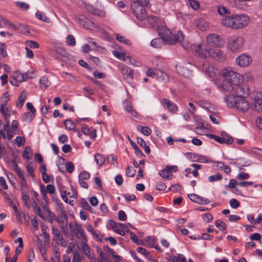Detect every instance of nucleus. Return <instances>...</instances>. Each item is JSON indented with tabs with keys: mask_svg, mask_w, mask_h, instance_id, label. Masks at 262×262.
<instances>
[{
	"mask_svg": "<svg viewBox=\"0 0 262 262\" xmlns=\"http://www.w3.org/2000/svg\"><path fill=\"white\" fill-rule=\"evenodd\" d=\"M15 142L18 147H20L23 145L25 142V139L24 137L17 136L15 139Z\"/></svg>",
	"mask_w": 262,
	"mask_h": 262,
	"instance_id": "69168bd1",
	"label": "nucleus"
},
{
	"mask_svg": "<svg viewBox=\"0 0 262 262\" xmlns=\"http://www.w3.org/2000/svg\"><path fill=\"white\" fill-rule=\"evenodd\" d=\"M206 43L209 47L222 48L225 45V40L220 35L210 33L206 37Z\"/></svg>",
	"mask_w": 262,
	"mask_h": 262,
	"instance_id": "20e7f679",
	"label": "nucleus"
},
{
	"mask_svg": "<svg viewBox=\"0 0 262 262\" xmlns=\"http://www.w3.org/2000/svg\"><path fill=\"white\" fill-rule=\"evenodd\" d=\"M137 129L141 132L144 135L148 136L151 133V129L147 126H143L142 125H138Z\"/></svg>",
	"mask_w": 262,
	"mask_h": 262,
	"instance_id": "e433bc0d",
	"label": "nucleus"
},
{
	"mask_svg": "<svg viewBox=\"0 0 262 262\" xmlns=\"http://www.w3.org/2000/svg\"><path fill=\"white\" fill-rule=\"evenodd\" d=\"M123 55L124 56L121 57V58L120 59V60L126 62L127 63L129 64L136 66V64L134 62V59H132L130 56L127 55L125 53H124Z\"/></svg>",
	"mask_w": 262,
	"mask_h": 262,
	"instance_id": "a18cd8bd",
	"label": "nucleus"
},
{
	"mask_svg": "<svg viewBox=\"0 0 262 262\" xmlns=\"http://www.w3.org/2000/svg\"><path fill=\"white\" fill-rule=\"evenodd\" d=\"M245 42L244 38L233 36L230 38L227 43L228 49L232 52H237L240 50Z\"/></svg>",
	"mask_w": 262,
	"mask_h": 262,
	"instance_id": "423d86ee",
	"label": "nucleus"
},
{
	"mask_svg": "<svg viewBox=\"0 0 262 262\" xmlns=\"http://www.w3.org/2000/svg\"><path fill=\"white\" fill-rule=\"evenodd\" d=\"M188 196L191 201L198 204L206 205L210 202L208 199L202 198L196 194H190Z\"/></svg>",
	"mask_w": 262,
	"mask_h": 262,
	"instance_id": "412c9836",
	"label": "nucleus"
},
{
	"mask_svg": "<svg viewBox=\"0 0 262 262\" xmlns=\"http://www.w3.org/2000/svg\"><path fill=\"white\" fill-rule=\"evenodd\" d=\"M28 78V77L26 74L21 73L19 71H16L13 75L10 77L9 82L12 85L18 86L19 82L25 81Z\"/></svg>",
	"mask_w": 262,
	"mask_h": 262,
	"instance_id": "9d476101",
	"label": "nucleus"
},
{
	"mask_svg": "<svg viewBox=\"0 0 262 262\" xmlns=\"http://www.w3.org/2000/svg\"><path fill=\"white\" fill-rule=\"evenodd\" d=\"M70 230L73 235L82 241H86L87 237L84 234L81 225L76 222H71L69 225Z\"/></svg>",
	"mask_w": 262,
	"mask_h": 262,
	"instance_id": "39448f33",
	"label": "nucleus"
},
{
	"mask_svg": "<svg viewBox=\"0 0 262 262\" xmlns=\"http://www.w3.org/2000/svg\"><path fill=\"white\" fill-rule=\"evenodd\" d=\"M187 157L193 162H198L202 163H206L208 162L206 157L200 155L198 154L188 152L186 154Z\"/></svg>",
	"mask_w": 262,
	"mask_h": 262,
	"instance_id": "6ab92c4d",
	"label": "nucleus"
},
{
	"mask_svg": "<svg viewBox=\"0 0 262 262\" xmlns=\"http://www.w3.org/2000/svg\"><path fill=\"white\" fill-rule=\"evenodd\" d=\"M209 52L210 57L215 60L223 61L226 59V54L221 50L210 49H209Z\"/></svg>",
	"mask_w": 262,
	"mask_h": 262,
	"instance_id": "dca6fc26",
	"label": "nucleus"
},
{
	"mask_svg": "<svg viewBox=\"0 0 262 262\" xmlns=\"http://www.w3.org/2000/svg\"><path fill=\"white\" fill-rule=\"evenodd\" d=\"M217 12L220 15H223L224 14H229L230 11L226 7L222 5L217 7Z\"/></svg>",
	"mask_w": 262,
	"mask_h": 262,
	"instance_id": "79ce46f5",
	"label": "nucleus"
},
{
	"mask_svg": "<svg viewBox=\"0 0 262 262\" xmlns=\"http://www.w3.org/2000/svg\"><path fill=\"white\" fill-rule=\"evenodd\" d=\"M233 91L237 94V96H241L245 98L249 95L250 89L246 84H241L235 88Z\"/></svg>",
	"mask_w": 262,
	"mask_h": 262,
	"instance_id": "f3484780",
	"label": "nucleus"
},
{
	"mask_svg": "<svg viewBox=\"0 0 262 262\" xmlns=\"http://www.w3.org/2000/svg\"><path fill=\"white\" fill-rule=\"evenodd\" d=\"M61 75L63 78L69 80L71 82H74L76 81V78L75 76L69 73L62 72L61 73Z\"/></svg>",
	"mask_w": 262,
	"mask_h": 262,
	"instance_id": "58836bf2",
	"label": "nucleus"
},
{
	"mask_svg": "<svg viewBox=\"0 0 262 262\" xmlns=\"http://www.w3.org/2000/svg\"><path fill=\"white\" fill-rule=\"evenodd\" d=\"M236 62L240 67L248 66L252 62V58L246 54H242L236 58Z\"/></svg>",
	"mask_w": 262,
	"mask_h": 262,
	"instance_id": "2eb2a0df",
	"label": "nucleus"
},
{
	"mask_svg": "<svg viewBox=\"0 0 262 262\" xmlns=\"http://www.w3.org/2000/svg\"><path fill=\"white\" fill-rule=\"evenodd\" d=\"M132 8L134 14L139 20H142L146 18V11L144 7H142L141 6H137L136 4H133Z\"/></svg>",
	"mask_w": 262,
	"mask_h": 262,
	"instance_id": "f8f14e48",
	"label": "nucleus"
},
{
	"mask_svg": "<svg viewBox=\"0 0 262 262\" xmlns=\"http://www.w3.org/2000/svg\"><path fill=\"white\" fill-rule=\"evenodd\" d=\"M27 98V93L23 91L20 95L19 96L16 102V106L17 107L20 108L23 106L26 99Z\"/></svg>",
	"mask_w": 262,
	"mask_h": 262,
	"instance_id": "c85d7f7f",
	"label": "nucleus"
},
{
	"mask_svg": "<svg viewBox=\"0 0 262 262\" xmlns=\"http://www.w3.org/2000/svg\"><path fill=\"white\" fill-rule=\"evenodd\" d=\"M33 210L35 214L38 215L41 219H45V216L42 214L41 210L37 204V203L34 201L33 205Z\"/></svg>",
	"mask_w": 262,
	"mask_h": 262,
	"instance_id": "c9c22d12",
	"label": "nucleus"
},
{
	"mask_svg": "<svg viewBox=\"0 0 262 262\" xmlns=\"http://www.w3.org/2000/svg\"><path fill=\"white\" fill-rule=\"evenodd\" d=\"M81 205L83 209L89 210L92 212V208L84 199L81 200Z\"/></svg>",
	"mask_w": 262,
	"mask_h": 262,
	"instance_id": "4d7b16f0",
	"label": "nucleus"
},
{
	"mask_svg": "<svg viewBox=\"0 0 262 262\" xmlns=\"http://www.w3.org/2000/svg\"><path fill=\"white\" fill-rule=\"evenodd\" d=\"M243 81L242 75L230 70L223 72L221 78L214 80V84L220 91L230 92L242 84Z\"/></svg>",
	"mask_w": 262,
	"mask_h": 262,
	"instance_id": "f257e3e1",
	"label": "nucleus"
},
{
	"mask_svg": "<svg viewBox=\"0 0 262 262\" xmlns=\"http://www.w3.org/2000/svg\"><path fill=\"white\" fill-rule=\"evenodd\" d=\"M215 226L221 230H223L226 229V224L224 222L221 220H217L215 222Z\"/></svg>",
	"mask_w": 262,
	"mask_h": 262,
	"instance_id": "3c124183",
	"label": "nucleus"
},
{
	"mask_svg": "<svg viewBox=\"0 0 262 262\" xmlns=\"http://www.w3.org/2000/svg\"><path fill=\"white\" fill-rule=\"evenodd\" d=\"M202 68L207 73H211L213 69L212 66L208 61H205L203 63Z\"/></svg>",
	"mask_w": 262,
	"mask_h": 262,
	"instance_id": "09e8293b",
	"label": "nucleus"
},
{
	"mask_svg": "<svg viewBox=\"0 0 262 262\" xmlns=\"http://www.w3.org/2000/svg\"><path fill=\"white\" fill-rule=\"evenodd\" d=\"M0 112L3 114L5 119L7 120L11 116V109L7 105L1 106Z\"/></svg>",
	"mask_w": 262,
	"mask_h": 262,
	"instance_id": "7c9ffc66",
	"label": "nucleus"
},
{
	"mask_svg": "<svg viewBox=\"0 0 262 262\" xmlns=\"http://www.w3.org/2000/svg\"><path fill=\"white\" fill-rule=\"evenodd\" d=\"M235 29H241L248 25L250 19L246 14H233Z\"/></svg>",
	"mask_w": 262,
	"mask_h": 262,
	"instance_id": "0eeeda50",
	"label": "nucleus"
},
{
	"mask_svg": "<svg viewBox=\"0 0 262 262\" xmlns=\"http://www.w3.org/2000/svg\"><path fill=\"white\" fill-rule=\"evenodd\" d=\"M192 67L190 63L186 62L177 66L176 70L179 74L186 78H190L192 75Z\"/></svg>",
	"mask_w": 262,
	"mask_h": 262,
	"instance_id": "6e6552de",
	"label": "nucleus"
},
{
	"mask_svg": "<svg viewBox=\"0 0 262 262\" xmlns=\"http://www.w3.org/2000/svg\"><path fill=\"white\" fill-rule=\"evenodd\" d=\"M49 243L46 241H42L38 236H37L36 239L34 241L35 245L39 249L40 252L43 259L46 260L47 259V246Z\"/></svg>",
	"mask_w": 262,
	"mask_h": 262,
	"instance_id": "ddd939ff",
	"label": "nucleus"
},
{
	"mask_svg": "<svg viewBox=\"0 0 262 262\" xmlns=\"http://www.w3.org/2000/svg\"><path fill=\"white\" fill-rule=\"evenodd\" d=\"M25 45L29 48L38 49L39 47V45L38 42L33 40H26L25 42Z\"/></svg>",
	"mask_w": 262,
	"mask_h": 262,
	"instance_id": "c03bdc74",
	"label": "nucleus"
},
{
	"mask_svg": "<svg viewBox=\"0 0 262 262\" xmlns=\"http://www.w3.org/2000/svg\"><path fill=\"white\" fill-rule=\"evenodd\" d=\"M196 24L198 29L201 30H205L209 27V24L206 20L203 18H199L196 20Z\"/></svg>",
	"mask_w": 262,
	"mask_h": 262,
	"instance_id": "b1692460",
	"label": "nucleus"
},
{
	"mask_svg": "<svg viewBox=\"0 0 262 262\" xmlns=\"http://www.w3.org/2000/svg\"><path fill=\"white\" fill-rule=\"evenodd\" d=\"M118 68L124 79L127 82L131 83L133 79V71L131 68L124 64H119Z\"/></svg>",
	"mask_w": 262,
	"mask_h": 262,
	"instance_id": "9b49d317",
	"label": "nucleus"
},
{
	"mask_svg": "<svg viewBox=\"0 0 262 262\" xmlns=\"http://www.w3.org/2000/svg\"><path fill=\"white\" fill-rule=\"evenodd\" d=\"M63 124L65 126L66 128H67V129L74 130L75 129L76 124L74 122V121H73L71 120H69V119L66 120L64 121Z\"/></svg>",
	"mask_w": 262,
	"mask_h": 262,
	"instance_id": "4c0bfd02",
	"label": "nucleus"
},
{
	"mask_svg": "<svg viewBox=\"0 0 262 262\" xmlns=\"http://www.w3.org/2000/svg\"><path fill=\"white\" fill-rule=\"evenodd\" d=\"M253 103L255 109L259 112H262V99L256 96L253 98Z\"/></svg>",
	"mask_w": 262,
	"mask_h": 262,
	"instance_id": "bb28decb",
	"label": "nucleus"
},
{
	"mask_svg": "<svg viewBox=\"0 0 262 262\" xmlns=\"http://www.w3.org/2000/svg\"><path fill=\"white\" fill-rule=\"evenodd\" d=\"M85 8L91 13L99 16L104 17L105 15V12L103 10L97 9L89 4H84Z\"/></svg>",
	"mask_w": 262,
	"mask_h": 262,
	"instance_id": "4be33fe9",
	"label": "nucleus"
},
{
	"mask_svg": "<svg viewBox=\"0 0 262 262\" xmlns=\"http://www.w3.org/2000/svg\"><path fill=\"white\" fill-rule=\"evenodd\" d=\"M95 161L98 167H101L105 161V158L103 155L99 153H96L95 155Z\"/></svg>",
	"mask_w": 262,
	"mask_h": 262,
	"instance_id": "cd10ccee",
	"label": "nucleus"
},
{
	"mask_svg": "<svg viewBox=\"0 0 262 262\" xmlns=\"http://www.w3.org/2000/svg\"><path fill=\"white\" fill-rule=\"evenodd\" d=\"M218 165L220 166L221 169L223 170L224 172L227 173H229L231 171L230 167L228 165H225L223 162H218Z\"/></svg>",
	"mask_w": 262,
	"mask_h": 262,
	"instance_id": "052dcab7",
	"label": "nucleus"
},
{
	"mask_svg": "<svg viewBox=\"0 0 262 262\" xmlns=\"http://www.w3.org/2000/svg\"><path fill=\"white\" fill-rule=\"evenodd\" d=\"M41 236H43L44 238V241L47 242H49L50 241V235L46 231V228H42L41 230Z\"/></svg>",
	"mask_w": 262,
	"mask_h": 262,
	"instance_id": "0e129e2a",
	"label": "nucleus"
},
{
	"mask_svg": "<svg viewBox=\"0 0 262 262\" xmlns=\"http://www.w3.org/2000/svg\"><path fill=\"white\" fill-rule=\"evenodd\" d=\"M116 39L121 42L124 43L126 45H130V41L129 40L126 39L124 36H120L119 34H117L116 35Z\"/></svg>",
	"mask_w": 262,
	"mask_h": 262,
	"instance_id": "5fc2aeb1",
	"label": "nucleus"
},
{
	"mask_svg": "<svg viewBox=\"0 0 262 262\" xmlns=\"http://www.w3.org/2000/svg\"><path fill=\"white\" fill-rule=\"evenodd\" d=\"M222 179V176L220 173L210 176L208 177V181L210 182H213L216 181H220Z\"/></svg>",
	"mask_w": 262,
	"mask_h": 262,
	"instance_id": "864d4df0",
	"label": "nucleus"
},
{
	"mask_svg": "<svg viewBox=\"0 0 262 262\" xmlns=\"http://www.w3.org/2000/svg\"><path fill=\"white\" fill-rule=\"evenodd\" d=\"M17 30L20 31L21 33L27 35L30 33V29L28 26L24 24H18Z\"/></svg>",
	"mask_w": 262,
	"mask_h": 262,
	"instance_id": "72a5a7b5",
	"label": "nucleus"
},
{
	"mask_svg": "<svg viewBox=\"0 0 262 262\" xmlns=\"http://www.w3.org/2000/svg\"><path fill=\"white\" fill-rule=\"evenodd\" d=\"M107 159L110 163L115 166H118L117 158L115 156L113 155H109L107 156Z\"/></svg>",
	"mask_w": 262,
	"mask_h": 262,
	"instance_id": "6e6d98bb",
	"label": "nucleus"
},
{
	"mask_svg": "<svg viewBox=\"0 0 262 262\" xmlns=\"http://www.w3.org/2000/svg\"><path fill=\"white\" fill-rule=\"evenodd\" d=\"M51 217H54V220L59 224V225H66L68 224V217L65 211H62L57 216H55L54 213L49 210Z\"/></svg>",
	"mask_w": 262,
	"mask_h": 262,
	"instance_id": "4468645a",
	"label": "nucleus"
},
{
	"mask_svg": "<svg viewBox=\"0 0 262 262\" xmlns=\"http://www.w3.org/2000/svg\"><path fill=\"white\" fill-rule=\"evenodd\" d=\"M221 24L225 27L235 29L233 14L223 17L221 19Z\"/></svg>",
	"mask_w": 262,
	"mask_h": 262,
	"instance_id": "aec40b11",
	"label": "nucleus"
},
{
	"mask_svg": "<svg viewBox=\"0 0 262 262\" xmlns=\"http://www.w3.org/2000/svg\"><path fill=\"white\" fill-rule=\"evenodd\" d=\"M156 76L159 80H162L165 82H167L169 80V77L168 75L164 72L163 71L156 69Z\"/></svg>",
	"mask_w": 262,
	"mask_h": 262,
	"instance_id": "393cba45",
	"label": "nucleus"
},
{
	"mask_svg": "<svg viewBox=\"0 0 262 262\" xmlns=\"http://www.w3.org/2000/svg\"><path fill=\"white\" fill-rule=\"evenodd\" d=\"M39 82L41 86L45 89L48 88L50 85V81H48L47 78L45 76H43L40 78Z\"/></svg>",
	"mask_w": 262,
	"mask_h": 262,
	"instance_id": "49530a36",
	"label": "nucleus"
},
{
	"mask_svg": "<svg viewBox=\"0 0 262 262\" xmlns=\"http://www.w3.org/2000/svg\"><path fill=\"white\" fill-rule=\"evenodd\" d=\"M56 58L60 60L62 59V56L66 54L65 50L61 47H57L56 49Z\"/></svg>",
	"mask_w": 262,
	"mask_h": 262,
	"instance_id": "de8ad7c7",
	"label": "nucleus"
},
{
	"mask_svg": "<svg viewBox=\"0 0 262 262\" xmlns=\"http://www.w3.org/2000/svg\"><path fill=\"white\" fill-rule=\"evenodd\" d=\"M188 3L190 6L194 10H197L200 8V4L196 1L189 0Z\"/></svg>",
	"mask_w": 262,
	"mask_h": 262,
	"instance_id": "e2e57ef3",
	"label": "nucleus"
},
{
	"mask_svg": "<svg viewBox=\"0 0 262 262\" xmlns=\"http://www.w3.org/2000/svg\"><path fill=\"white\" fill-rule=\"evenodd\" d=\"M221 135L222 136V141H223V143L231 144L233 142V139L232 137L229 136L226 132H222Z\"/></svg>",
	"mask_w": 262,
	"mask_h": 262,
	"instance_id": "473e14b6",
	"label": "nucleus"
},
{
	"mask_svg": "<svg viewBox=\"0 0 262 262\" xmlns=\"http://www.w3.org/2000/svg\"><path fill=\"white\" fill-rule=\"evenodd\" d=\"M229 204L230 206L234 209H236L239 207V202L235 199H232L230 200Z\"/></svg>",
	"mask_w": 262,
	"mask_h": 262,
	"instance_id": "338daca9",
	"label": "nucleus"
},
{
	"mask_svg": "<svg viewBox=\"0 0 262 262\" xmlns=\"http://www.w3.org/2000/svg\"><path fill=\"white\" fill-rule=\"evenodd\" d=\"M9 100V95L8 92L5 93L3 96L2 97L1 101V106L7 105V103Z\"/></svg>",
	"mask_w": 262,
	"mask_h": 262,
	"instance_id": "680f3d73",
	"label": "nucleus"
},
{
	"mask_svg": "<svg viewBox=\"0 0 262 262\" xmlns=\"http://www.w3.org/2000/svg\"><path fill=\"white\" fill-rule=\"evenodd\" d=\"M66 170L70 173L73 172L74 170V165L71 162H69L66 164Z\"/></svg>",
	"mask_w": 262,
	"mask_h": 262,
	"instance_id": "774afa93",
	"label": "nucleus"
},
{
	"mask_svg": "<svg viewBox=\"0 0 262 262\" xmlns=\"http://www.w3.org/2000/svg\"><path fill=\"white\" fill-rule=\"evenodd\" d=\"M133 4H136L137 6L144 7L147 6L149 4V0H134Z\"/></svg>",
	"mask_w": 262,
	"mask_h": 262,
	"instance_id": "13d9d810",
	"label": "nucleus"
},
{
	"mask_svg": "<svg viewBox=\"0 0 262 262\" xmlns=\"http://www.w3.org/2000/svg\"><path fill=\"white\" fill-rule=\"evenodd\" d=\"M22 117L23 121L30 122L34 118L35 115L30 112H26L23 115Z\"/></svg>",
	"mask_w": 262,
	"mask_h": 262,
	"instance_id": "ea45409f",
	"label": "nucleus"
},
{
	"mask_svg": "<svg viewBox=\"0 0 262 262\" xmlns=\"http://www.w3.org/2000/svg\"><path fill=\"white\" fill-rule=\"evenodd\" d=\"M36 17L40 20L49 22V18L47 17V16L45 15V14L43 13L40 11L37 12L36 13Z\"/></svg>",
	"mask_w": 262,
	"mask_h": 262,
	"instance_id": "8fccbe9b",
	"label": "nucleus"
},
{
	"mask_svg": "<svg viewBox=\"0 0 262 262\" xmlns=\"http://www.w3.org/2000/svg\"><path fill=\"white\" fill-rule=\"evenodd\" d=\"M127 138L131 146L134 149L135 154L137 156H143L142 151L139 148L137 144L130 139V137L128 136Z\"/></svg>",
	"mask_w": 262,
	"mask_h": 262,
	"instance_id": "2f4dec72",
	"label": "nucleus"
},
{
	"mask_svg": "<svg viewBox=\"0 0 262 262\" xmlns=\"http://www.w3.org/2000/svg\"><path fill=\"white\" fill-rule=\"evenodd\" d=\"M85 242L86 241H83V242H82L81 246L85 255L89 257H90L91 254V249L88 246Z\"/></svg>",
	"mask_w": 262,
	"mask_h": 262,
	"instance_id": "37998d69",
	"label": "nucleus"
},
{
	"mask_svg": "<svg viewBox=\"0 0 262 262\" xmlns=\"http://www.w3.org/2000/svg\"><path fill=\"white\" fill-rule=\"evenodd\" d=\"M103 250L107 253L111 255L114 258L117 259L118 260H120V256L118 255H115L114 251L112 249L110 248L108 246H104Z\"/></svg>",
	"mask_w": 262,
	"mask_h": 262,
	"instance_id": "a19ab883",
	"label": "nucleus"
},
{
	"mask_svg": "<svg viewBox=\"0 0 262 262\" xmlns=\"http://www.w3.org/2000/svg\"><path fill=\"white\" fill-rule=\"evenodd\" d=\"M162 103L170 112L176 113L178 111V107L176 104L171 102L169 100L164 98L162 100Z\"/></svg>",
	"mask_w": 262,
	"mask_h": 262,
	"instance_id": "5701e85b",
	"label": "nucleus"
},
{
	"mask_svg": "<svg viewBox=\"0 0 262 262\" xmlns=\"http://www.w3.org/2000/svg\"><path fill=\"white\" fill-rule=\"evenodd\" d=\"M225 101L228 107L243 113L247 112L249 108V102L241 96L228 95L225 97Z\"/></svg>",
	"mask_w": 262,
	"mask_h": 262,
	"instance_id": "7ed1b4c3",
	"label": "nucleus"
},
{
	"mask_svg": "<svg viewBox=\"0 0 262 262\" xmlns=\"http://www.w3.org/2000/svg\"><path fill=\"white\" fill-rule=\"evenodd\" d=\"M31 151V148L28 146H26L25 149L24 151L23 154V157L24 159L28 160L30 159V153Z\"/></svg>",
	"mask_w": 262,
	"mask_h": 262,
	"instance_id": "bf43d9fd",
	"label": "nucleus"
},
{
	"mask_svg": "<svg viewBox=\"0 0 262 262\" xmlns=\"http://www.w3.org/2000/svg\"><path fill=\"white\" fill-rule=\"evenodd\" d=\"M67 44L70 46H75L76 41L74 37L72 35H69L66 38Z\"/></svg>",
	"mask_w": 262,
	"mask_h": 262,
	"instance_id": "603ef678",
	"label": "nucleus"
},
{
	"mask_svg": "<svg viewBox=\"0 0 262 262\" xmlns=\"http://www.w3.org/2000/svg\"><path fill=\"white\" fill-rule=\"evenodd\" d=\"M159 174L163 178L166 179L167 180H171L172 178V174L170 171H169V170L167 168V166H166L164 169L160 170Z\"/></svg>",
	"mask_w": 262,
	"mask_h": 262,
	"instance_id": "a878e982",
	"label": "nucleus"
},
{
	"mask_svg": "<svg viewBox=\"0 0 262 262\" xmlns=\"http://www.w3.org/2000/svg\"><path fill=\"white\" fill-rule=\"evenodd\" d=\"M159 34L161 38H155L150 42L151 46L154 48H160L163 41L169 45H174L177 43H180L184 49H186L188 48V45H184L182 42L184 40V35L181 31H179L177 34H172L168 29L164 28L161 29Z\"/></svg>",
	"mask_w": 262,
	"mask_h": 262,
	"instance_id": "f03ea898",
	"label": "nucleus"
},
{
	"mask_svg": "<svg viewBox=\"0 0 262 262\" xmlns=\"http://www.w3.org/2000/svg\"><path fill=\"white\" fill-rule=\"evenodd\" d=\"M125 105V110L129 113H130L133 116L137 118L138 116L137 112L135 111L132 106L130 105L129 102L125 101L124 102Z\"/></svg>",
	"mask_w": 262,
	"mask_h": 262,
	"instance_id": "c756f323",
	"label": "nucleus"
},
{
	"mask_svg": "<svg viewBox=\"0 0 262 262\" xmlns=\"http://www.w3.org/2000/svg\"><path fill=\"white\" fill-rule=\"evenodd\" d=\"M52 232L53 241L58 245L66 247L67 245V242L63 237L59 229L57 227L53 226L52 227Z\"/></svg>",
	"mask_w": 262,
	"mask_h": 262,
	"instance_id": "1a4fd4ad",
	"label": "nucleus"
},
{
	"mask_svg": "<svg viewBox=\"0 0 262 262\" xmlns=\"http://www.w3.org/2000/svg\"><path fill=\"white\" fill-rule=\"evenodd\" d=\"M170 259L172 262H187L185 256L181 254L178 255H172L170 257Z\"/></svg>",
	"mask_w": 262,
	"mask_h": 262,
	"instance_id": "f704fd0d",
	"label": "nucleus"
},
{
	"mask_svg": "<svg viewBox=\"0 0 262 262\" xmlns=\"http://www.w3.org/2000/svg\"><path fill=\"white\" fill-rule=\"evenodd\" d=\"M192 49L201 58H207L210 57L209 49L207 50L203 48L201 45L196 44L193 45Z\"/></svg>",
	"mask_w": 262,
	"mask_h": 262,
	"instance_id": "a211bd4d",
	"label": "nucleus"
}]
</instances>
